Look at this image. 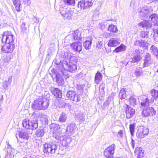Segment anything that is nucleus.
Returning <instances> with one entry per match:
<instances>
[{
  "mask_svg": "<svg viewBox=\"0 0 158 158\" xmlns=\"http://www.w3.org/2000/svg\"><path fill=\"white\" fill-rule=\"evenodd\" d=\"M14 36L10 31L5 32L2 35V41L5 43L2 47V51L4 53H12L15 48Z\"/></svg>",
  "mask_w": 158,
  "mask_h": 158,
  "instance_id": "f257e3e1",
  "label": "nucleus"
},
{
  "mask_svg": "<svg viewBox=\"0 0 158 158\" xmlns=\"http://www.w3.org/2000/svg\"><path fill=\"white\" fill-rule=\"evenodd\" d=\"M64 55L65 59L62 62L63 69L69 72H74L77 69V57L69 52L64 53Z\"/></svg>",
  "mask_w": 158,
  "mask_h": 158,
  "instance_id": "f03ea898",
  "label": "nucleus"
},
{
  "mask_svg": "<svg viewBox=\"0 0 158 158\" xmlns=\"http://www.w3.org/2000/svg\"><path fill=\"white\" fill-rule=\"evenodd\" d=\"M58 73L56 74L55 78L56 82L59 86H63L64 85L65 82L63 77L66 79L69 77L68 71L63 69H59Z\"/></svg>",
  "mask_w": 158,
  "mask_h": 158,
  "instance_id": "7ed1b4c3",
  "label": "nucleus"
},
{
  "mask_svg": "<svg viewBox=\"0 0 158 158\" xmlns=\"http://www.w3.org/2000/svg\"><path fill=\"white\" fill-rule=\"evenodd\" d=\"M60 148V145L58 142L53 141L50 144L45 143L44 145L43 152L46 153H54L58 148Z\"/></svg>",
  "mask_w": 158,
  "mask_h": 158,
  "instance_id": "20e7f679",
  "label": "nucleus"
},
{
  "mask_svg": "<svg viewBox=\"0 0 158 158\" xmlns=\"http://www.w3.org/2000/svg\"><path fill=\"white\" fill-rule=\"evenodd\" d=\"M65 96L68 99L73 101L77 105L79 104V102L81 100V96L76 94V92L73 90L67 91L65 94Z\"/></svg>",
  "mask_w": 158,
  "mask_h": 158,
  "instance_id": "39448f33",
  "label": "nucleus"
},
{
  "mask_svg": "<svg viewBox=\"0 0 158 158\" xmlns=\"http://www.w3.org/2000/svg\"><path fill=\"white\" fill-rule=\"evenodd\" d=\"M82 38L81 32L78 30L75 31L73 33L69 35L66 37V39H69V41H77L76 42H80Z\"/></svg>",
  "mask_w": 158,
  "mask_h": 158,
  "instance_id": "423d86ee",
  "label": "nucleus"
},
{
  "mask_svg": "<svg viewBox=\"0 0 158 158\" xmlns=\"http://www.w3.org/2000/svg\"><path fill=\"white\" fill-rule=\"evenodd\" d=\"M115 145L112 144L106 148L104 151V156L107 158H112L114 153Z\"/></svg>",
  "mask_w": 158,
  "mask_h": 158,
  "instance_id": "0eeeda50",
  "label": "nucleus"
},
{
  "mask_svg": "<svg viewBox=\"0 0 158 158\" xmlns=\"http://www.w3.org/2000/svg\"><path fill=\"white\" fill-rule=\"evenodd\" d=\"M93 5V2L91 0H82L79 2L77 7L80 9H86L89 8Z\"/></svg>",
  "mask_w": 158,
  "mask_h": 158,
  "instance_id": "6e6552de",
  "label": "nucleus"
},
{
  "mask_svg": "<svg viewBox=\"0 0 158 158\" xmlns=\"http://www.w3.org/2000/svg\"><path fill=\"white\" fill-rule=\"evenodd\" d=\"M71 49L74 52L82 53V44L80 42H74L70 44Z\"/></svg>",
  "mask_w": 158,
  "mask_h": 158,
  "instance_id": "1a4fd4ad",
  "label": "nucleus"
},
{
  "mask_svg": "<svg viewBox=\"0 0 158 158\" xmlns=\"http://www.w3.org/2000/svg\"><path fill=\"white\" fill-rule=\"evenodd\" d=\"M124 107L126 114V118L129 119L133 117L135 114V109L127 104L124 106Z\"/></svg>",
  "mask_w": 158,
  "mask_h": 158,
  "instance_id": "9d476101",
  "label": "nucleus"
},
{
  "mask_svg": "<svg viewBox=\"0 0 158 158\" xmlns=\"http://www.w3.org/2000/svg\"><path fill=\"white\" fill-rule=\"evenodd\" d=\"M60 10V14L64 19L69 20L72 18L73 12L66 8H61Z\"/></svg>",
  "mask_w": 158,
  "mask_h": 158,
  "instance_id": "9b49d317",
  "label": "nucleus"
},
{
  "mask_svg": "<svg viewBox=\"0 0 158 158\" xmlns=\"http://www.w3.org/2000/svg\"><path fill=\"white\" fill-rule=\"evenodd\" d=\"M156 111L154 109L151 107L144 109L142 112L143 117H145L149 116H152L156 114Z\"/></svg>",
  "mask_w": 158,
  "mask_h": 158,
  "instance_id": "f8f14e48",
  "label": "nucleus"
},
{
  "mask_svg": "<svg viewBox=\"0 0 158 158\" xmlns=\"http://www.w3.org/2000/svg\"><path fill=\"white\" fill-rule=\"evenodd\" d=\"M31 118V119H33V120H30V125L29 129H32V130H35L38 127V122L37 119V117L35 116L34 113L32 114Z\"/></svg>",
  "mask_w": 158,
  "mask_h": 158,
  "instance_id": "ddd939ff",
  "label": "nucleus"
},
{
  "mask_svg": "<svg viewBox=\"0 0 158 158\" xmlns=\"http://www.w3.org/2000/svg\"><path fill=\"white\" fill-rule=\"evenodd\" d=\"M42 98H38L35 100L32 105V107L35 110H41L42 109Z\"/></svg>",
  "mask_w": 158,
  "mask_h": 158,
  "instance_id": "4468645a",
  "label": "nucleus"
},
{
  "mask_svg": "<svg viewBox=\"0 0 158 158\" xmlns=\"http://www.w3.org/2000/svg\"><path fill=\"white\" fill-rule=\"evenodd\" d=\"M49 89L51 93L56 98H62V93L61 90L59 88L51 87H50Z\"/></svg>",
  "mask_w": 158,
  "mask_h": 158,
  "instance_id": "2eb2a0df",
  "label": "nucleus"
},
{
  "mask_svg": "<svg viewBox=\"0 0 158 158\" xmlns=\"http://www.w3.org/2000/svg\"><path fill=\"white\" fill-rule=\"evenodd\" d=\"M115 38H112L109 40L108 45L109 47H115L118 45L120 43V40L118 36L117 35H114Z\"/></svg>",
  "mask_w": 158,
  "mask_h": 158,
  "instance_id": "dca6fc26",
  "label": "nucleus"
},
{
  "mask_svg": "<svg viewBox=\"0 0 158 158\" xmlns=\"http://www.w3.org/2000/svg\"><path fill=\"white\" fill-rule=\"evenodd\" d=\"M77 129V127L75 124L72 123L69 125L67 127L66 129V134L70 135L74 133Z\"/></svg>",
  "mask_w": 158,
  "mask_h": 158,
  "instance_id": "f3484780",
  "label": "nucleus"
},
{
  "mask_svg": "<svg viewBox=\"0 0 158 158\" xmlns=\"http://www.w3.org/2000/svg\"><path fill=\"white\" fill-rule=\"evenodd\" d=\"M134 44L136 46H139L140 47L147 49L148 48V43L143 40H139L135 41Z\"/></svg>",
  "mask_w": 158,
  "mask_h": 158,
  "instance_id": "a211bd4d",
  "label": "nucleus"
},
{
  "mask_svg": "<svg viewBox=\"0 0 158 158\" xmlns=\"http://www.w3.org/2000/svg\"><path fill=\"white\" fill-rule=\"evenodd\" d=\"M149 12V9L148 7H144L142 8L139 11L140 16L143 18L148 17Z\"/></svg>",
  "mask_w": 158,
  "mask_h": 158,
  "instance_id": "6ab92c4d",
  "label": "nucleus"
},
{
  "mask_svg": "<svg viewBox=\"0 0 158 158\" xmlns=\"http://www.w3.org/2000/svg\"><path fill=\"white\" fill-rule=\"evenodd\" d=\"M141 57H137L133 56L131 58L129 61L127 62L126 64L127 65L129 63H131L132 66L137 64L141 60Z\"/></svg>",
  "mask_w": 158,
  "mask_h": 158,
  "instance_id": "aec40b11",
  "label": "nucleus"
},
{
  "mask_svg": "<svg viewBox=\"0 0 158 158\" xmlns=\"http://www.w3.org/2000/svg\"><path fill=\"white\" fill-rule=\"evenodd\" d=\"M55 45L54 43H52L49 45L47 50V57H50L54 54L55 51Z\"/></svg>",
  "mask_w": 158,
  "mask_h": 158,
  "instance_id": "412c9836",
  "label": "nucleus"
},
{
  "mask_svg": "<svg viewBox=\"0 0 158 158\" xmlns=\"http://www.w3.org/2000/svg\"><path fill=\"white\" fill-rule=\"evenodd\" d=\"M141 100V107H145L148 106L150 105V103L151 102H149L148 98L146 96H144L142 97Z\"/></svg>",
  "mask_w": 158,
  "mask_h": 158,
  "instance_id": "4be33fe9",
  "label": "nucleus"
},
{
  "mask_svg": "<svg viewBox=\"0 0 158 158\" xmlns=\"http://www.w3.org/2000/svg\"><path fill=\"white\" fill-rule=\"evenodd\" d=\"M65 101V99L61 98L56 100V104L60 108H62L65 106L67 104Z\"/></svg>",
  "mask_w": 158,
  "mask_h": 158,
  "instance_id": "5701e85b",
  "label": "nucleus"
},
{
  "mask_svg": "<svg viewBox=\"0 0 158 158\" xmlns=\"http://www.w3.org/2000/svg\"><path fill=\"white\" fill-rule=\"evenodd\" d=\"M139 26L146 29L150 28L151 27V23L148 21L144 20L139 23Z\"/></svg>",
  "mask_w": 158,
  "mask_h": 158,
  "instance_id": "b1692460",
  "label": "nucleus"
},
{
  "mask_svg": "<svg viewBox=\"0 0 158 158\" xmlns=\"http://www.w3.org/2000/svg\"><path fill=\"white\" fill-rule=\"evenodd\" d=\"M152 98L150 99L151 103L153 102L154 100H156L158 98V91L152 89L151 91Z\"/></svg>",
  "mask_w": 158,
  "mask_h": 158,
  "instance_id": "393cba45",
  "label": "nucleus"
},
{
  "mask_svg": "<svg viewBox=\"0 0 158 158\" xmlns=\"http://www.w3.org/2000/svg\"><path fill=\"white\" fill-rule=\"evenodd\" d=\"M72 140V138L70 136H68L64 139H63L61 140V144L64 146H67L71 142Z\"/></svg>",
  "mask_w": 158,
  "mask_h": 158,
  "instance_id": "a878e982",
  "label": "nucleus"
},
{
  "mask_svg": "<svg viewBox=\"0 0 158 158\" xmlns=\"http://www.w3.org/2000/svg\"><path fill=\"white\" fill-rule=\"evenodd\" d=\"M53 136L56 139V142H59V140L61 141L63 139V137L60 135V131H54L53 132ZM55 141L54 139H53V141Z\"/></svg>",
  "mask_w": 158,
  "mask_h": 158,
  "instance_id": "bb28decb",
  "label": "nucleus"
},
{
  "mask_svg": "<svg viewBox=\"0 0 158 158\" xmlns=\"http://www.w3.org/2000/svg\"><path fill=\"white\" fill-rule=\"evenodd\" d=\"M42 110H44L48 109L49 105V101L48 100L42 98Z\"/></svg>",
  "mask_w": 158,
  "mask_h": 158,
  "instance_id": "cd10ccee",
  "label": "nucleus"
},
{
  "mask_svg": "<svg viewBox=\"0 0 158 158\" xmlns=\"http://www.w3.org/2000/svg\"><path fill=\"white\" fill-rule=\"evenodd\" d=\"M40 118L42 124L45 125L48 124V116L44 114H39Z\"/></svg>",
  "mask_w": 158,
  "mask_h": 158,
  "instance_id": "c85d7f7f",
  "label": "nucleus"
},
{
  "mask_svg": "<svg viewBox=\"0 0 158 158\" xmlns=\"http://www.w3.org/2000/svg\"><path fill=\"white\" fill-rule=\"evenodd\" d=\"M102 73L99 72L96 74L94 77V81L96 84H98L102 80Z\"/></svg>",
  "mask_w": 158,
  "mask_h": 158,
  "instance_id": "c756f323",
  "label": "nucleus"
},
{
  "mask_svg": "<svg viewBox=\"0 0 158 158\" xmlns=\"http://www.w3.org/2000/svg\"><path fill=\"white\" fill-rule=\"evenodd\" d=\"M67 118V114L65 113L62 112L59 114L58 121L61 123L64 122L66 121Z\"/></svg>",
  "mask_w": 158,
  "mask_h": 158,
  "instance_id": "7c9ffc66",
  "label": "nucleus"
},
{
  "mask_svg": "<svg viewBox=\"0 0 158 158\" xmlns=\"http://www.w3.org/2000/svg\"><path fill=\"white\" fill-rule=\"evenodd\" d=\"M127 48L126 46L123 44H121L119 46L116 48L114 50V52L118 53L125 51Z\"/></svg>",
  "mask_w": 158,
  "mask_h": 158,
  "instance_id": "2f4dec72",
  "label": "nucleus"
},
{
  "mask_svg": "<svg viewBox=\"0 0 158 158\" xmlns=\"http://www.w3.org/2000/svg\"><path fill=\"white\" fill-rule=\"evenodd\" d=\"M150 50L151 53L158 58V48L154 45H152L150 47Z\"/></svg>",
  "mask_w": 158,
  "mask_h": 158,
  "instance_id": "473e14b6",
  "label": "nucleus"
},
{
  "mask_svg": "<svg viewBox=\"0 0 158 158\" xmlns=\"http://www.w3.org/2000/svg\"><path fill=\"white\" fill-rule=\"evenodd\" d=\"M30 135L27 131H22L19 133V136L21 138L28 139L30 137Z\"/></svg>",
  "mask_w": 158,
  "mask_h": 158,
  "instance_id": "72a5a7b5",
  "label": "nucleus"
},
{
  "mask_svg": "<svg viewBox=\"0 0 158 158\" xmlns=\"http://www.w3.org/2000/svg\"><path fill=\"white\" fill-rule=\"evenodd\" d=\"M143 127H139L138 129V131L136 133V136L138 138H142L144 137V135L143 131Z\"/></svg>",
  "mask_w": 158,
  "mask_h": 158,
  "instance_id": "f704fd0d",
  "label": "nucleus"
},
{
  "mask_svg": "<svg viewBox=\"0 0 158 158\" xmlns=\"http://www.w3.org/2000/svg\"><path fill=\"white\" fill-rule=\"evenodd\" d=\"M149 19L150 20L156 25V23H157L158 20V15L156 14H153L149 16Z\"/></svg>",
  "mask_w": 158,
  "mask_h": 158,
  "instance_id": "c9c22d12",
  "label": "nucleus"
},
{
  "mask_svg": "<svg viewBox=\"0 0 158 158\" xmlns=\"http://www.w3.org/2000/svg\"><path fill=\"white\" fill-rule=\"evenodd\" d=\"M14 5L17 11H20L21 3L20 0H13Z\"/></svg>",
  "mask_w": 158,
  "mask_h": 158,
  "instance_id": "e433bc0d",
  "label": "nucleus"
},
{
  "mask_svg": "<svg viewBox=\"0 0 158 158\" xmlns=\"http://www.w3.org/2000/svg\"><path fill=\"white\" fill-rule=\"evenodd\" d=\"M127 94L125 89L124 88L122 89L120 91L119 97L121 100L124 99L126 97Z\"/></svg>",
  "mask_w": 158,
  "mask_h": 158,
  "instance_id": "4c0bfd02",
  "label": "nucleus"
},
{
  "mask_svg": "<svg viewBox=\"0 0 158 158\" xmlns=\"http://www.w3.org/2000/svg\"><path fill=\"white\" fill-rule=\"evenodd\" d=\"M92 43L91 39L89 40H87L83 43V46L86 49H89L91 48Z\"/></svg>",
  "mask_w": 158,
  "mask_h": 158,
  "instance_id": "58836bf2",
  "label": "nucleus"
},
{
  "mask_svg": "<svg viewBox=\"0 0 158 158\" xmlns=\"http://www.w3.org/2000/svg\"><path fill=\"white\" fill-rule=\"evenodd\" d=\"M60 128V126L57 124L52 123L51 126V129L53 131V132L59 131V129Z\"/></svg>",
  "mask_w": 158,
  "mask_h": 158,
  "instance_id": "ea45409f",
  "label": "nucleus"
},
{
  "mask_svg": "<svg viewBox=\"0 0 158 158\" xmlns=\"http://www.w3.org/2000/svg\"><path fill=\"white\" fill-rule=\"evenodd\" d=\"M108 30L110 31L116 33L118 31V29L116 25H109L108 29Z\"/></svg>",
  "mask_w": 158,
  "mask_h": 158,
  "instance_id": "a19ab883",
  "label": "nucleus"
},
{
  "mask_svg": "<svg viewBox=\"0 0 158 158\" xmlns=\"http://www.w3.org/2000/svg\"><path fill=\"white\" fill-rule=\"evenodd\" d=\"M130 103L131 106H134L136 105L137 99L135 97L132 96L129 98Z\"/></svg>",
  "mask_w": 158,
  "mask_h": 158,
  "instance_id": "79ce46f5",
  "label": "nucleus"
},
{
  "mask_svg": "<svg viewBox=\"0 0 158 158\" xmlns=\"http://www.w3.org/2000/svg\"><path fill=\"white\" fill-rule=\"evenodd\" d=\"M11 81V79L8 78L7 80L4 81L2 84L3 88L4 89H6L8 86L10 85Z\"/></svg>",
  "mask_w": 158,
  "mask_h": 158,
  "instance_id": "37998d69",
  "label": "nucleus"
},
{
  "mask_svg": "<svg viewBox=\"0 0 158 158\" xmlns=\"http://www.w3.org/2000/svg\"><path fill=\"white\" fill-rule=\"evenodd\" d=\"M149 31H142L140 32V35L143 38L147 39L148 37Z\"/></svg>",
  "mask_w": 158,
  "mask_h": 158,
  "instance_id": "c03bdc74",
  "label": "nucleus"
},
{
  "mask_svg": "<svg viewBox=\"0 0 158 158\" xmlns=\"http://www.w3.org/2000/svg\"><path fill=\"white\" fill-rule=\"evenodd\" d=\"M44 131L43 129H38L35 133V135L38 137H41L43 136Z\"/></svg>",
  "mask_w": 158,
  "mask_h": 158,
  "instance_id": "a18cd8bd",
  "label": "nucleus"
},
{
  "mask_svg": "<svg viewBox=\"0 0 158 158\" xmlns=\"http://www.w3.org/2000/svg\"><path fill=\"white\" fill-rule=\"evenodd\" d=\"M76 117L77 120L81 122H84L85 120V115L83 113L80 114L77 116Z\"/></svg>",
  "mask_w": 158,
  "mask_h": 158,
  "instance_id": "49530a36",
  "label": "nucleus"
},
{
  "mask_svg": "<svg viewBox=\"0 0 158 158\" xmlns=\"http://www.w3.org/2000/svg\"><path fill=\"white\" fill-rule=\"evenodd\" d=\"M65 5L74 6L75 4V0H63Z\"/></svg>",
  "mask_w": 158,
  "mask_h": 158,
  "instance_id": "de8ad7c7",
  "label": "nucleus"
},
{
  "mask_svg": "<svg viewBox=\"0 0 158 158\" xmlns=\"http://www.w3.org/2000/svg\"><path fill=\"white\" fill-rule=\"evenodd\" d=\"M30 120H27L25 119L23 121V127H24L26 129H28L29 128V126L30 125Z\"/></svg>",
  "mask_w": 158,
  "mask_h": 158,
  "instance_id": "09e8293b",
  "label": "nucleus"
},
{
  "mask_svg": "<svg viewBox=\"0 0 158 158\" xmlns=\"http://www.w3.org/2000/svg\"><path fill=\"white\" fill-rule=\"evenodd\" d=\"M135 127V124H130L129 126L130 131L132 136L134 135Z\"/></svg>",
  "mask_w": 158,
  "mask_h": 158,
  "instance_id": "8fccbe9b",
  "label": "nucleus"
},
{
  "mask_svg": "<svg viewBox=\"0 0 158 158\" xmlns=\"http://www.w3.org/2000/svg\"><path fill=\"white\" fill-rule=\"evenodd\" d=\"M6 143L8 146L7 150L6 149V150L8 153L10 154L12 150L11 145L9 144V143L8 142H6Z\"/></svg>",
  "mask_w": 158,
  "mask_h": 158,
  "instance_id": "3c124183",
  "label": "nucleus"
},
{
  "mask_svg": "<svg viewBox=\"0 0 158 158\" xmlns=\"http://www.w3.org/2000/svg\"><path fill=\"white\" fill-rule=\"evenodd\" d=\"M144 62L143 64V67H145L148 66L152 64V61H148L144 59H143Z\"/></svg>",
  "mask_w": 158,
  "mask_h": 158,
  "instance_id": "603ef678",
  "label": "nucleus"
},
{
  "mask_svg": "<svg viewBox=\"0 0 158 158\" xmlns=\"http://www.w3.org/2000/svg\"><path fill=\"white\" fill-rule=\"evenodd\" d=\"M133 56L137 57H141L140 52L139 50H135L133 53Z\"/></svg>",
  "mask_w": 158,
  "mask_h": 158,
  "instance_id": "864d4df0",
  "label": "nucleus"
},
{
  "mask_svg": "<svg viewBox=\"0 0 158 158\" xmlns=\"http://www.w3.org/2000/svg\"><path fill=\"white\" fill-rule=\"evenodd\" d=\"M96 47L98 49H101L103 47L102 42L98 41L96 44Z\"/></svg>",
  "mask_w": 158,
  "mask_h": 158,
  "instance_id": "5fc2aeb1",
  "label": "nucleus"
},
{
  "mask_svg": "<svg viewBox=\"0 0 158 158\" xmlns=\"http://www.w3.org/2000/svg\"><path fill=\"white\" fill-rule=\"evenodd\" d=\"M144 59L148 61H152L150 54L149 53H146Z\"/></svg>",
  "mask_w": 158,
  "mask_h": 158,
  "instance_id": "6e6d98bb",
  "label": "nucleus"
},
{
  "mask_svg": "<svg viewBox=\"0 0 158 158\" xmlns=\"http://www.w3.org/2000/svg\"><path fill=\"white\" fill-rule=\"evenodd\" d=\"M23 3L26 5L30 6L31 3V0H22Z\"/></svg>",
  "mask_w": 158,
  "mask_h": 158,
  "instance_id": "4d7b16f0",
  "label": "nucleus"
},
{
  "mask_svg": "<svg viewBox=\"0 0 158 158\" xmlns=\"http://www.w3.org/2000/svg\"><path fill=\"white\" fill-rule=\"evenodd\" d=\"M143 131L144 136L145 135H147L149 132V131L148 129L145 127H143Z\"/></svg>",
  "mask_w": 158,
  "mask_h": 158,
  "instance_id": "13d9d810",
  "label": "nucleus"
},
{
  "mask_svg": "<svg viewBox=\"0 0 158 158\" xmlns=\"http://www.w3.org/2000/svg\"><path fill=\"white\" fill-rule=\"evenodd\" d=\"M136 152L137 154H138L139 156H142L143 155V153L142 152V149L141 148H139V150H138L137 149H136Z\"/></svg>",
  "mask_w": 158,
  "mask_h": 158,
  "instance_id": "bf43d9fd",
  "label": "nucleus"
},
{
  "mask_svg": "<svg viewBox=\"0 0 158 158\" xmlns=\"http://www.w3.org/2000/svg\"><path fill=\"white\" fill-rule=\"evenodd\" d=\"M25 23L23 22L21 26L22 29L24 31H25L27 30V27H25Z\"/></svg>",
  "mask_w": 158,
  "mask_h": 158,
  "instance_id": "052dcab7",
  "label": "nucleus"
},
{
  "mask_svg": "<svg viewBox=\"0 0 158 158\" xmlns=\"http://www.w3.org/2000/svg\"><path fill=\"white\" fill-rule=\"evenodd\" d=\"M141 74V72H140L138 70H136L135 73V74L136 77H139V76Z\"/></svg>",
  "mask_w": 158,
  "mask_h": 158,
  "instance_id": "680f3d73",
  "label": "nucleus"
},
{
  "mask_svg": "<svg viewBox=\"0 0 158 158\" xmlns=\"http://www.w3.org/2000/svg\"><path fill=\"white\" fill-rule=\"evenodd\" d=\"M53 62L56 65H58L60 64V63H61V61L59 60H57L55 59L53 60Z\"/></svg>",
  "mask_w": 158,
  "mask_h": 158,
  "instance_id": "e2e57ef3",
  "label": "nucleus"
},
{
  "mask_svg": "<svg viewBox=\"0 0 158 158\" xmlns=\"http://www.w3.org/2000/svg\"><path fill=\"white\" fill-rule=\"evenodd\" d=\"M131 145L132 148L134 149L135 147V141L133 140L132 139H131Z\"/></svg>",
  "mask_w": 158,
  "mask_h": 158,
  "instance_id": "0e129e2a",
  "label": "nucleus"
},
{
  "mask_svg": "<svg viewBox=\"0 0 158 158\" xmlns=\"http://www.w3.org/2000/svg\"><path fill=\"white\" fill-rule=\"evenodd\" d=\"M123 131L122 130H120L118 132V136L120 137H122L123 135Z\"/></svg>",
  "mask_w": 158,
  "mask_h": 158,
  "instance_id": "69168bd1",
  "label": "nucleus"
},
{
  "mask_svg": "<svg viewBox=\"0 0 158 158\" xmlns=\"http://www.w3.org/2000/svg\"><path fill=\"white\" fill-rule=\"evenodd\" d=\"M85 86V85L83 84L81 85H78V88L79 90H82Z\"/></svg>",
  "mask_w": 158,
  "mask_h": 158,
  "instance_id": "338daca9",
  "label": "nucleus"
},
{
  "mask_svg": "<svg viewBox=\"0 0 158 158\" xmlns=\"http://www.w3.org/2000/svg\"><path fill=\"white\" fill-rule=\"evenodd\" d=\"M3 100V97L2 95H0V102L2 101Z\"/></svg>",
  "mask_w": 158,
  "mask_h": 158,
  "instance_id": "774afa93",
  "label": "nucleus"
}]
</instances>
